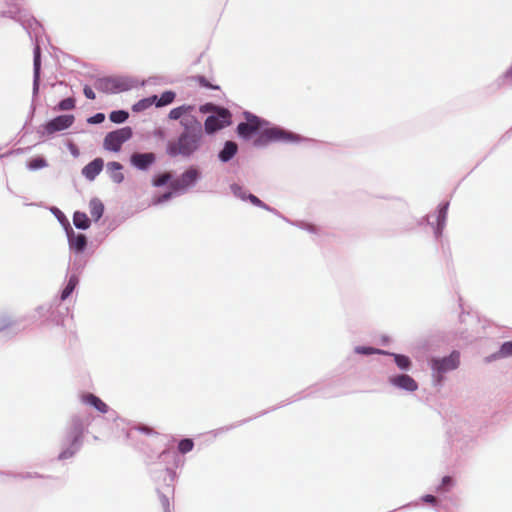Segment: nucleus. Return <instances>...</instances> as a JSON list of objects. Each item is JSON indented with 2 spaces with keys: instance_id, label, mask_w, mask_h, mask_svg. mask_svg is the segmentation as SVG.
<instances>
[{
  "instance_id": "f257e3e1",
  "label": "nucleus",
  "mask_w": 512,
  "mask_h": 512,
  "mask_svg": "<svg viewBox=\"0 0 512 512\" xmlns=\"http://www.w3.org/2000/svg\"><path fill=\"white\" fill-rule=\"evenodd\" d=\"M244 116L245 122L237 127L238 134L246 140H253L256 147H263L271 142L294 143L302 140L299 135L272 125L251 113L246 112Z\"/></svg>"
},
{
  "instance_id": "f03ea898",
  "label": "nucleus",
  "mask_w": 512,
  "mask_h": 512,
  "mask_svg": "<svg viewBox=\"0 0 512 512\" xmlns=\"http://www.w3.org/2000/svg\"><path fill=\"white\" fill-rule=\"evenodd\" d=\"M202 132H183L176 142H170L167 153L170 156H190L200 147Z\"/></svg>"
},
{
  "instance_id": "7ed1b4c3",
  "label": "nucleus",
  "mask_w": 512,
  "mask_h": 512,
  "mask_svg": "<svg viewBox=\"0 0 512 512\" xmlns=\"http://www.w3.org/2000/svg\"><path fill=\"white\" fill-rule=\"evenodd\" d=\"M135 86V81L125 76L106 77L99 79L96 88L105 93H121Z\"/></svg>"
},
{
  "instance_id": "20e7f679",
  "label": "nucleus",
  "mask_w": 512,
  "mask_h": 512,
  "mask_svg": "<svg viewBox=\"0 0 512 512\" xmlns=\"http://www.w3.org/2000/svg\"><path fill=\"white\" fill-rule=\"evenodd\" d=\"M459 363L460 358L458 352H452L450 355L441 358H433L431 360L433 377L438 382H441L443 375L455 370L459 366Z\"/></svg>"
},
{
  "instance_id": "39448f33",
  "label": "nucleus",
  "mask_w": 512,
  "mask_h": 512,
  "mask_svg": "<svg viewBox=\"0 0 512 512\" xmlns=\"http://www.w3.org/2000/svg\"><path fill=\"white\" fill-rule=\"evenodd\" d=\"M132 129L130 127H123L115 131L109 132L103 141V147L111 152H119L123 143L132 137Z\"/></svg>"
},
{
  "instance_id": "423d86ee",
  "label": "nucleus",
  "mask_w": 512,
  "mask_h": 512,
  "mask_svg": "<svg viewBox=\"0 0 512 512\" xmlns=\"http://www.w3.org/2000/svg\"><path fill=\"white\" fill-rule=\"evenodd\" d=\"M231 123V114L225 109H216V112L207 117L204 123L205 132L213 134L218 130L225 128Z\"/></svg>"
},
{
  "instance_id": "0eeeda50",
  "label": "nucleus",
  "mask_w": 512,
  "mask_h": 512,
  "mask_svg": "<svg viewBox=\"0 0 512 512\" xmlns=\"http://www.w3.org/2000/svg\"><path fill=\"white\" fill-rule=\"evenodd\" d=\"M75 118L73 115H60L57 116L42 126V134L52 135L56 132H61L72 126Z\"/></svg>"
},
{
  "instance_id": "6e6552de",
  "label": "nucleus",
  "mask_w": 512,
  "mask_h": 512,
  "mask_svg": "<svg viewBox=\"0 0 512 512\" xmlns=\"http://www.w3.org/2000/svg\"><path fill=\"white\" fill-rule=\"evenodd\" d=\"M200 177V172L195 168L186 170L177 180L171 183L175 193H183L194 186Z\"/></svg>"
},
{
  "instance_id": "1a4fd4ad",
  "label": "nucleus",
  "mask_w": 512,
  "mask_h": 512,
  "mask_svg": "<svg viewBox=\"0 0 512 512\" xmlns=\"http://www.w3.org/2000/svg\"><path fill=\"white\" fill-rule=\"evenodd\" d=\"M83 432V425L79 420H74L72 424L71 431L69 433V438L72 440L71 449L64 450L61 452L59 457L61 459H66L72 456L75 451L79 448L80 438Z\"/></svg>"
},
{
  "instance_id": "9d476101",
  "label": "nucleus",
  "mask_w": 512,
  "mask_h": 512,
  "mask_svg": "<svg viewBox=\"0 0 512 512\" xmlns=\"http://www.w3.org/2000/svg\"><path fill=\"white\" fill-rule=\"evenodd\" d=\"M388 382L393 387L406 392H415L418 389L417 382L407 374L392 375L388 378Z\"/></svg>"
},
{
  "instance_id": "9b49d317",
  "label": "nucleus",
  "mask_w": 512,
  "mask_h": 512,
  "mask_svg": "<svg viewBox=\"0 0 512 512\" xmlns=\"http://www.w3.org/2000/svg\"><path fill=\"white\" fill-rule=\"evenodd\" d=\"M65 231L68 238L69 248L77 253L83 252L87 245L85 235L76 234L71 227L67 228Z\"/></svg>"
},
{
  "instance_id": "f8f14e48",
  "label": "nucleus",
  "mask_w": 512,
  "mask_h": 512,
  "mask_svg": "<svg viewBox=\"0 0 512 512\" xmlns=\"http://www.w3.org/2000/svg\"><path fill=\"white\" fill-rule=\"evenodd\" d=\"M154 161L153 153H135L131 156V164L139 170L147 169Z\"/></svg>"
},
{
  "instance_id": "ddd939ff",
  "label": "nucleus",
  "mask_w": 512,
  "mask_h": 512,
  "mask_svg": "<svg viewBox=\"0 0 512 512\" xmlns=\"http://www.w3.org/2000/svg\"><path fill=\"white\" fill-rule=\"evenodd\" d=\"M103 166H104V162L101 158H96L94 159L93 161H91L90 163H88L83 169H82V174L83 176L92 181L94 180L98 175L99 173L102 171L103 169Z\"/></svg>"
},
{
  "instance_id": "4468645a",
  "label": "nucleus",
  "mask_w": 512,
  "mask_h": 512,
  "mask_svg": "<svg viewBox=\"0 0 512 512\" xmlns=\"http://www.w3.org/2000/svg\"><path fill=\"white\" fill-rule=\"evenodd\" d=\"M81 401L89 405L93 408H95L97 411L101 413H107L108 412V406L106 403H104L100 398L93 394H84L81 396Z\"/></svg>"
},
{
  "instance_id": "2eb2a0df",
  "label": "nucleus",
  "mask_w": 512,
  "mask_h": 512,
  "mask_svg": "<svg viewBox=\"0 0 512 512\" xmlns=\"http://www.w3.org/2000/svg\"><path fill=\"white\" fill-rule=\"evenodd\" d=\"M121 170L122 165L118 162H109L106 167L109 177L115 183H121L124 180V175Z\"/></svg>"
},
{
  "instance_id": "dca6fc26",
  "label": "nucleus",
  "mask_w": 512,
  "mask_h": 512,
  "mask_svg": "<svg viewBox=\"0 0 512 512\" xmlns=\"http://www.w3.org/2000/svg\"><path fill=\"white\" fill-rule=\"evenodd\" d=\"M194 110H195L194 106L184 104V105L178 106V107L170 110L168 117L171 120H180L181 121V119H183L185 116L193 113Z\"/></svg>"
},
{
  "instance_id": "f3484780",
  "label": "nucleus",
  "mask_w": 512,
  "mask_h": 512,
  "mask_svg": "<svg viewBox=\"0 0 512 512\" xmlns=\"http://www.w3.org/2000/svg\"><path fill=\"white\" fill-rule=\"evenodd\" d=\"M180 124L185 129L184 132H197V131H201V124L195 118L193 113L188 114L183 119H181Z\"/></svg>"
},
{
  "instance_id": "a211bd4d",
  "label": "nucleus",
  "mask_w": 512,
  "mask_h": 512,
  "mask_svg": "<svg viewBox=\"0 0 512 512\" xmlns=\"http://www.w3.org/2000/svg\"><path fill=\"white\" fill-rule=\"evenodd\" d=\"M237 150H238V146L235 142L227 141L224 144L223 149L219 153V159L222 162H228L236 155Z\"/></svg>"
},
{
  "instance_id": "6ab92c4d",
  "label": "nucleus",
  "mask_w": 512,
  "mask_h": 512,
  "mask_svg": "<svg viewBox=\"0 0 512 512\" xmlns=\"http://www.w3.org/2000/svg\"><path fill=\"white\" fill-rule=\"evenodd\" d=\"M40 81V49L37 45L34 49V81H33V93L37 94L39 89Z\"/></svg>"
},
{
  "instance_id": "aec40b11",
  "label": "nucleus",
  "mask_w": 512,
  "mask_h": 512,
  "mask_svg": "<svg viewBox=\"0 0 512 512\" xmlns=\"http://www.w3.org/2000/svg\"><path fill=\"white\" fill-rule=\"evenodd\" d=\"M89 211H90L91 217L95 221H98L103 215L104 205L99 199L93 198V199H91V201L89 203Z\"/></svg>"
},
{
  "instance_id": "412c9836",
  "label": "nucleus",
  "mask_w": 512,
  "mask_h": 512,
  "mask_svg": "<svg viewBox=\"0 0 512 512\" xmlns=\"http://www.w3.org/2000/svg\"><path fill=\"white\" fill-rule=\"evenodd\" d=\"M447 209H448V203L442 204L439 207L438 215H437V227L435 228L436 235H439L445 226L446 217H447Z\"/></svg>"
},
{
  "instance_id": "4be33fe9",
  "label": "nucleus",
  "mask_w": 512,
  "mask_h": 512,
  "mask_svg": "<svg viewBox=\"0 0 512 512\" xmlns=\"http://www.w3.org/2000/svg\"><path fill=\"white\" fill-rule=\"evenodd\" d=\"M156 100H157L156 95H153V96H150L147 98H143V99L139 100L138 102H136L132 106V110L134 112H142V111L148 109L149 107H151L152 105H154Z\"/></svg>"
},
{
  "instance_id": "5701e85b",
  "label": "nucleus",
  "mask_w": 512,
  "mask_h": 512,
  "mask_svg": "<svg viewBox=\"0 0 512 512\" xmlns=\"http://www.w3.org/2000/svg\"><path fill=\"white\" fill-rule=\"evenodd\" d=\"M73 224L78 229L86 230L90 226V220L83 212H75L73 215Z\"/></svg>"
},
{
  "instance_id": "b1692460",
  "label": "nucleus",
  "mask_w": 512,
  "mask_h": 512,
  "mask_svg": "<svg viewBox=\"0 0 512 512\" xmlns=\"http://www.w3.org/2000/svg\"><path fill=\"white\" fill-rule=\"evenodd\" d=\"M78 282H79V280H78V277L76 275H71L69 277L68 282H67V284H66V286H65V288H64V290L62 291V294H61V299L62 300L67 299L72 294V292L76 288Z\"/></svg>"
},
{
  "instance_id": "393cba45",
  "label": "nucleus",
  "mask_w": 512,
  "mask_h": 512,
  "mask_svg": "<svg viewBox=\"0 0 512 512\" xmlns=\"http://www.w3.org/2000/svg\"><path fill=\"white\" fill-rule=\"evenodd\" d=\"M176 97V94L173 91H165L161 94L160 97L157 96V100L155 102L156 107H163L171 104Z\"/></svg>"
},
{
  "instance_id": "a878e982",
  "label": "nucleus",
  "mask_w": 512,
  "mask_h": 512,
  "mask_svg": "<svg viewBox=\"0 0 512 512\" xmlns=\"http://www.w3.org/2000/svg\"><path fill=\"white\" fill-rule=\"evenodd\" d=\"M394 357V361L399 369L401 370H408L411 366L410 359L401 354H391Z\"/></svg>"
},
{
  "instance_id": "bb28decb",
  "label": "nucleus",
  "mask_w": 512,
  "mask_h": 512,
  "mask_svg": "<svg viewBox=\"0 0 512 512\" xmlns=\"http://www.w3.org/2000/svg\"><path fill=\"white\" fill-rule=\"evenodd\" d=\"M128 113L124 110H117L110 113L109 118L114 123H123L128 118Z\"/></svg>"
},
{
  "instance_id": "cd10ccee",
  "label": "nucleus",
  "mask_w": 512,
  "mask_h": 512,
  "mask_svg": "<svg viewBox=\"0 0 512 512\" xmlns=\"http://www.w3.org/2000/svg\"><path fill=\"white\" fill-rule=\"evenodd\" d=\"M46 166H47V162L42 157H37V158L31 159L27 163V168L30 170H37V169L44 168Z\"/></svg>"
},
{
  "instance_id": "c85d7f7f",
  "label": "nucleus",
  "mask_w": 512,
  "mask_h": 512,
  "mask_svg": "<svg viewBox=\"0 0 512 512\" xmlns=\"http://www.w3.org/2000/svg\"><path fill=\"white\" fill-rule=\"evenodd\" d=\"M50 210L55 215V217L61 223V225L64 227L65 230H67V228H70V223L62 211H60L56 207H52Z\"/></svg>"
},
{
  "instance_id": "c756f323",
  "label": "nucleus",
  "mask_w": 512,
  "mask_h": 512,
  "mask_svg": "<svg viewBox=\"0 0 512 512\" xmlns=\"http://www.w3.org/2000/svg\"><path fill=\"white\" fill-rule=\"evenodd\" d=\"M75 107V101L73 98H66L59 102L58 110L66 111L71 110Z\"/></svg>"
},
{
  "instance_id": "7c9ffc66",
  "label": "nucleus",
  "mask_w": 512,
  "mask_h": 512,
  "mask_svg": "<svg viewBox=\"0 0 512 512\" xmlns=\"http://www.w3.org/2000/svg\"><path fill=\"white\" fill-rule=\"evenodd\" d=\"M193 441L191 439H183L179 442L178 448L181 453H187L193 449Z\"/></svg>"
},
{
  "instance_id": "2f4dec72",
  "label": "nucleus",
  "mask_w": 512,
  "mask_h": 512,
  "mask_svg": "<svg viewBox=\"0 0 512 512\" xmlns=\"http://www.w3.org/2000/svg\"><path fill=\"white\" fill-rule=\"evenodd\" d=\"M175 194H176V193H175V192H174V190L172 189V191H171V192H167V193L163 194L162 196L154 197V198L152 199V202H151V203H152V205H159V204H162V203H164V202L168 201L169 199H171V197H172L173 195H175Z\"/></svg>"
},
{
  "instance_id": "473e14b6",
  "label": "nucleus",
  "mask_w": 512,
  "mask_h": 512,
  "mask_svg": "<svg viewBox=\"0 0 512 512\" xmlns=\"http://www.w3.org/2000/svg\"><path fill=\"white\" fill-rule=\"evenodd\" d=\"M500 357H509L512 356V341H508L502 344L499 350Z\"/></svg>"
},
{
  "instance_id": "72a5a7b5",
  "label": "nucleus",
  "mask_w": 512,
  "mask_h": 512,
  "mask_svg": "<svg viewBox=\"0 0 512 512\" xmlns=\"http://www.w3.org/2000/svg\"><path fill=\"white\" fill-rule=\"evenodd\" d=\"M170 178H171V176H170L169 173H164V174H161L159 176H156L153 179V185L156 186V187L163 186V185H165L170 180Z\"/></svg>"
},
{
  "instance_id": "f704fd0d",
  "label": "nucleus",
  "mask_w": 512,
  "mask_h": 512,
  "mask_svg": "<svg viewBox=\"0 0 512 512\" xmlns=\"http://www.w3.org/2000/svg\"><path fill=\"white\" fill-rule=\"evenodd\" d=\"M231 190L236 197H238L242 200L248 199L249 194L246 191H244L239 185H237V184L231 185Z\"/></svg>"
},
{
  "instance_id": "c9c22d12",
  "label": "nucleus",
  "mask_w": 512,
  "mask_h": 512,
  "mask_svg": "<svg viewBox=\"0 0 512 512\" xmlns=\"http://www.w3.org/2000/svg\"><path fill=\"white\" fill-rule=\"evenodd\" d=\"M355 352L358 354H364V355L373 354V353H381L380 350L373 349L370 347H362V346H357L355 348Z\"/></svg>"
},
{
  "instance_id": "e433bc0d",
  "label": "nucleus",
  "mask_w": 512,
  "mask_h": 512,
  "mask_svg": "<svg viewBox=\"0 0 512 512\" xmlns=\"http://www.w3.org/2000/svg\"><path fill=\"white\" fill-rule=\"evenodd\" d=\"M105 120V115L103 113H97L94 116L87 119V122L90 124H99Z\"/></svg>"
},
{
  "instance_id": "4c0bfd02",
  "label": "nucleus",
  "mask_w": 512,
  "mask_h": 512,
  "mask_svg": "<svg viewBox=\"0 0 512 512\" xmlns=\"http://www.w3.org/2000/svg\"><path fill=\"white\" fill-rule=\"evenodd\" d=\"M247 200H249L255 206H259L264 209H268V207L260 199H258L255 195L249 194Z\"/></svg>"
},
{
  "instance_id": "58836bf2",
  "label": "nucleus",
  "mask_w": 512,
  "mask_h": 512,
  "mask_svg": "<svg viewBox=\"0 0 512 512\" xmlns=\"http://www.w3.org/2000/svg\"><path fill=\"white\" fill-rule=\"evenodd\" d=\"M216 109H220L219 107H216L212 104H205V105H202L200 106V112L202 113H215L216 112Z\"/></svg>"
},
{
  "instance_id": "ea45409f",
  "label": "nucleus",
  "mask_w": 512,
  "mask_h": 512,
  "mask_svg": "<svg viewBox=\"0 0 512 512\" xmlns=\"http://www.w3.org/2000/svg\"><path fill=\"white\" fill-rule=\"evenodd\" d=\"M84 95L88 98V99H95V93L93 91L92 88H90L89 86H85L84 87Z\"/></svg>"
},
{
  "instance_id": "a19ab883",
  "label": "nucleus",
  "mask_w": 512,
  "mask_h": 512,
  "mask_svg": "<svg viewBox=\"0 0 512 512\" xmlns=\"http://www.w3.org/2000/svg\"><path fill=\"white\" fill-rule=\"evenodd\" d=\"M453 484L452 478L449 476H445L442 478V483L440 488H445L447 486H451Z\"/></svg>"
},
{
  "instance_id": "79ce46f5",
  "label": "nucleus",
  "mask_w": 512,
  "mask_h": 512,
  "mask_svg": "<svg viewBox=\"0 0 512 512\" xmlns=\"http://www.w3.org/2000/svg\"><path fill=\"white\" fill-rule=\"evenodd\" d=\"M161 502H162V505H163V508H164V511L165 512H171L170 511V505H169V500L166 496H162L161 497Z\"/></svg>"
},
{
  "instance_id": "37998d69",
  "label": "nucleus",
  "mask_w": 512,
  "mask_h": 512,
  "mask_svg": "<svg viewBox=\"0 0 512 512\" xmlns=\"http://www.w3.org/2000/svg\"><path fill=\"white\" fill-rule=\"evenodd\" d=\"M423 500L428 503H435L436 499L432 495H426L423 497Z\"/></svg>"
},
{
  "instance_id": "c03bdc74",
  "label": "nucleus",
  "mask_w": 512,
  "mask_h": 512,
  "mask_svg": "<svg viewBox=\"0 0 512 512\" xmlns=\"http://www.w3.org/2000/svg\"><path fill=\"white\" fill-rule=\"evenodd\" d=\"M504 78H512V65L510 68L505 72Z\"/></svg>"
},
{
  "instance_id": "a18cd8bd",
  "label": "nucleus",
  "mask_w": 512,
  "mask_h": 512,
  "mask_svg": "<svg viewBox=\"0 0 512 512\" xmlns=\"http://www.w3.org/2000/svg\"><path fill=\"white\" fill-rule=\"evenodd\" d=\"M35 24V28H33V31L35 32V34L37 35V30L40 29V26L37 22L34 23Z\"/></svg>"
},
{
  "instance_id": "49530a36",
  "label": "nucleus",
  "mask_w": 512,
  "mask_h": 512,
  "mask_svg": "<svg viewBox=\"0 0 512 512\" xmlns=\"http://www.w3.org/2000/svg\"><path fill=\"white\" fill-rule=\"evenodd\" d=\"M72 153H73L74 155H77V154H78L76 150H73V152H72Z\"/></svg>"
}]
</instances>
